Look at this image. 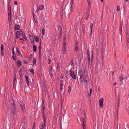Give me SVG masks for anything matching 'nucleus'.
Returning <instances> with one entry per match:
<instances>
[{"label":"nucleus","instance_id":"nucleus-15","mask_svg":"<svg viewBox=\"0 0 129 129\" xmlns=\"http://www.w3.org/2000/svg\"><path fill=\"white\" fill-rule=\"evenodd\" d=\"M63 45L65 46L66 44V36L65 35H64L63 36Z\"/></svg>","mask_w":129,"mask_h":129},{"label":"nucleus","instance_id":"nucleus-63","mask_svg":"<svg viewBox=\"0 0 129 129\" xmlns=\"http://www.w3.org/2000/svg\"><path fill=\"white\" fill-rule=\"evenodd\" d=\"M90 93H89V95H90H90H91V93H92V89L91 88L90 90Z\"/></svg>","mask_w":129,"mask_h":129},{"label":"nucleus","instance_id":"nucleus-8","mask_svg":"<svg viewBox=\"0 0 129 129\" xmlns=\"http://www.w3.org/2000/svg\"><path fill=\"white\" fill-rule=\"evenodd\" d=\"M59 28L60 29V33L59 34V36L58 37V39L59 41H60L61 40V35H62V28L61 27H58V29L59 30Z\"/></svg>","mask_w":129,"mask_h":129},{"label":"nucleus","instance_id":"nucleus-50","mask_svg":"<svg viewBox=\"0 0 129 129\" xmlns=\"http://www.w3.org/2000/svg\"><path fill=\"white\" fill-rule=\"evenodd\" d=\"M4 51L3 50H1V53L2 56L4 55Z\"/></svg>","mask_w":129,"mask_h":129},{"label":"nucleus","instance_id":"nucleus-2","mask_svg":"<svg viewBox=\"0 0 129 129\" xmlns=\"http://www.w3.org/2000/svg\"><path fill=\"white\" fill-rule=\"evenodd\" d=\"M11 6L10 5V2L8 4V22L10 25L11 24Z\"/></svg>","mask_w":129,"mask_h":129},{"label":"nucleus","instance_id":"nucleus-25","mask_svg":"<svg viewBox=\"0 0 129 129\" xmlns=\"http://www.w3.org/2000/svg\"><path fill=\"white\" fill-rule=\"evenodd\" d=\"M33 51H34L35 52L36 51L37 49V46L35 45H34L33 46Z\"/></svg>","mask_w":129,"mask_h":129},{"label":"nucleus","instance_id":"nucleus-37","mask_svg":"<svg viewBox=\"0 0 129 129\" xmlns=\"http://www.w3.org/2000/svg\"><path fill=\"white\" fill-rule=\"evenodd\" d=\"M70 64L72 66H74V63L73 60H72L70 62Z\"/></svg>","mask_w":129,"mask_h":129},{"label":"nucleus","instance_id":"nucleus-53","mask_svg":"<svg viewBox=\"0 0 129 129\" xmlns=\"http://www.w3.org/2000/svg\"><path fill=\"white\" fill-rule=\"evenodd\" d=\"M13 81L15 82L16 79V74L15 73Z\"/></svg>","mask_w":129,"mask_h":129},{"label":"nucleus","instance_id":"nucleus-30","mask_svg":"<svg viewBox=\"0 0 129 129\" xmlns=\"http://www.w3.org/2000/svg\"><path fill=\"white\" fill-rule=\"evenodd\" d=\"M93 54L92 52H91V63H92L93 62Z\"/></svg>","mask_w":129,"mask_h":129},{"label":"nucleus","instance_id":"nucleus-61","mask_svg":"<svg viewBox=\"0 0 129 129\" xmlns=\"http://www.w3.org/2000/svg\"><path fill=\"white\" fill-rule=\"evenodd\" d=\"M119 97L118 98V105H117V106L118 107H119Z\"/></svg>","mask_w":129,"mask_h":129},{"label":"nucleus","instance_id":"nucleus-35","mask_svg":"<svg viewBox=\"0 0 129 129\" xmlns=\"http://www.w3.org/2000/svg\"><path fill=\"white\" fill-rule=\"evenodd\" d=\"M77 43H76V45L75 47V49L76 50V51H77V49H78V46H77Z\"/></svg>","mask_w":129,"mask_h":129},{"label":"nucleus","instance_id":"nucleus-57","mask_svg":"<svg viewBox=\"0 0 129 129\" xmlns=\"http://www.w3.org/2000/svg\"><path fill=\"white\" fill-rule=\"evenodd\" d=\"M24 62L25 64H27L28 63V62H27L25 60H24Z\"/></svg>","mask_w":129,"mask_h":129},{"label":"nucleus","instance_id":"nucleus-58","mask_svg":"<svg viewBox=\"0 0 129 129\" xmlns=\"http://www.w3.org/2000/svg\"><path fill=\"white\" fill-rule=\"evenodd\" d=\"M60 91H61L63 89V87L62 86H60Z\"/></svg>","mask_w":129,"mask_h":129},{"label":"nucleus","instance_id":"nucleus-43","mask_svg":"<svg viewBox=\"0 0 129 129\" xmlns=\"http://www.w3.org/2000/svg\"><path fill=\"white\" fill-rule=\"evenodd\" d=\"M93 25V23H90V30H92Z\"/></svg>","mask_w":129,"mask_h":129},{"label":"nucleus","instance_id":"nucleus-5","mask_svg":"<svg viewBox=\"0 0 129 129\" xmlns=\"http://www.w3.org/2000/svg\"><path fill=\"white\" fill-rule=\"evenodd\" d=\"M104 99L103 98L100 99L99 100V105L101 108H102L103 105Z\"/></svg>","mask_w":129,"mask_h":129},{"label":"nucleus","instance_id":"nucleus-14","mask_svg":"<svg viewBox=\"0 0 129 129\" xmlns=\"http://www.w3.org/2000/svg\"><path fill=\"white\" fill-rule=\"evenodd\" d=\"M44 6L43 5H41L39 6V7L38 8L37 11H38H38L42 10L44 8Z\"/></svg>","mask_w":129,"mask_h":129},{"label":"nucleus","instance_id":"nucleus-39","mask_svg":"<svg viewBox=\"0 0 129 129\" xmlns=\"http://www.w3.org/2000/svg\"><path fill=\"white\" fill-rule=\"evenodd\" d=\"M92 30H90L89 33V37L90 38V39L92 38Z\"/></svg>","mask_w":129,"mask_h":129},{"label":"nucleus","instance_id":"nucleus-11","mask_svg":"<svg viewBox=\"0 0 129 129\" xmlns=\"http://www.w3.org/2000/svg\"><path fill=\"white\" fill-rule=\"evenodd\" d=\"M21 35L20 31H17L16 34V38L17 39L19 38L20 36Z\"/></svg>","mask_w":129,"mask_h":129},{"label":"nucleus","instance_id":"nucleus-51","mask_svg":"<svg viewBox=\"0 0 129 129\" xmlns=\"http://www.w3.org/2000/svg\"><path fill=\"white\" fill-rule=\"evenodd\" d=\"M51 59L50 58H49L48 60V63L49 64L50 63V62H51Z\"/></svg>","mask_w":129,"mask_h":129},{"label":"nucleus","instance_id":"nucleus-47","mask_svg":"<svg viewBox=\"0 0 129 129\" xmlns=\"http://www.w3.org/2000/svg\"><path fill=\"white\" fill-rule=\"evenodd\" d=\"M12 107L14 110H16L17 109L16 107L15 106V105H12Z\"/></svg>","mask_w":129,"mask_h":129},{"label":"nucleus","instance_id":"nucleus-10","mask_svg":"<svg viewBox=\"0 0 129 129\" xmlns=\"http://www.w3.org/2000/svg\"><path fill=\"white\" fill-rule=\"evenodd\" d=\"M12 54L13 55L12 56V58L15 61H16V55L15 52H12Z\"/></svg>","mask_w":129,"mask_h":129},{"label":"nucleus","instance_id":"nucleus-9","mask_svg":"<svg viewBox=\"0 0 129 129\" xmlns=\"http://www.w3.org/2000/svg\"><path fill=\"white\" fill-rule=\"evenodd\" d=\"M53 71V69L52 68V67L51 66L50 67V68H49V74L50 75V76H51V77H53V73H52Z\"/></svg>","mask_w":129,"mask_h":129},{"label":"nucleus","instance_id":"nucleus-45","mask_svg":"<svg viewBox=\"0 0 129 129\" xmlns=\"http://www.w3.org/2000/svg\"><path fill=\"white\" fill-rule=\"evenodd\" d=\"M120 9V7L119 6H117V11H119Z\"/></svg>","mask_w":129,"mask_h":129},{"label":"nucleus","instance_id":"nucleus-36","mask_svg":"<svg viewBox=\"0 0 129 129\" xmlns=\"http://www.w3.org/2000/svg\"><path fill=\"white\" fill-rule=\"evenodd\" d=\"M46 122H44L42 123V126L45 127Z\"/></svg>","mask_w":129,"mask_h":129},{"label":"nucleus","instance_id":"nucleus-48","mask_svg":"<svg viewBox=\"0 0 129 129\" xmlns=\"http://www.w3.org/2000/svg\"><path fill=\"white\" fill-rule=\"evenodd\" d=\"M60 86H63V81L62 80H61L60 81Z\"/></svg>","mask_w":129,"mask_h":129},{"label":"nucleus","instance_id":"nucleus-4","mask_svg":"<svg viewBox=\"0 0 129 129\" xmlns=\"http://www.w3.org/2000/svg\"><path fill=\"white\" fill-rule=\"evenodd\" d=\"M20 104L22 110L23 111L25 109V104L22 100L20 101Z\"/></svg>","mask_w":129,"mask_h":129},{"label":"nucleus","instance_id":"nucleus-6","mask_svg":"<svg viewBox=\"0 0 129 129\" xmlns=\"http://www.w3.org/2000/svg\"><path fill=\"white\" fill-rule=\"evenodd\" d=\"M83 113L82 112V119L83 120V122H84L85 121V119H86L85 112L83 111Z\"/></svg>","mask_w":129,"mask_h":129},{"label":"nucleus","instance_id":"nucleus-32","mask_svg":"<svg viewBox=\"0 0 129 129\" xmlns=\"http://www.w3.org/2000/svg\"><path fill=\"white\" fill-rule=\"evenodd\" d=\"M88 65L89 66V64L90 63V56H89L88 57Z\"/></svg>","mask_w":129,"mask_h":129},{"label":"nucleus","instance_id":"nucleus-56","mask_svg":"<svg viewBox=\"0 0 129 129\" xmlns=\"http://www.w3.org/2000/svg\"><path fill=\"white\" fill-rule=\"evenodd\" d=\"M31 41V44L32 45H34L35 44V42H34V40L32 41Z\"/></svg>","mask_w":129,"mask_h":129},{"label":"nucleus","instance_id":"nucleus-17","mask_svg":"<svg viewBox=\"0 0 129 129\" xmlns=\"http://www.w3.org/2000/svg\"><path fill=\"white\" fill-rule=\"evenodd\" d=\"M122 24H120V27H119V33H120V35H121V36L122 35Z\"/></svg>","mask_w":129,"mask_h":129},{"label":"nucleus","instance_id":"nucleus-27","mask_svg":"<svg viewBox=\"0 0 129 129\" xmlns=\"http://www.w3.org/2000/svg\"><path fill=\"white\" fill-rule=\"evenodd\" d=\"M68 93L69 94L70 93L71 90V88L70 86H69L68 87Z\"/></svg>","mask_w":129,"mask_h":129},{"label":"nucleus","instance_id":"nucleus-64","mask_svg":"<svg viewBox=\"0 0 129 129\" xmlns=\"http://www.w3.org/2000/svg\"><path fill=\"white\" fill-rule=\"evenodd\" d=\"M39 58L40 59V60H39V61L40 60H41V55H39Z\"/></svg>","mask_w":129,"mask_h":129},{"label":"nucleus","instance_id":"nucleus-41","mask_svg":"<svg viewBox=\"0 0 129 129\" xmlns=\"http://www.w3.org/2000/svg\"><path fill=\"white\" fill-rule=\"evenodd\" d=\"M45 107H42V108L41 109V110L42 113L44 112L45 111Z\"/></svg>","mask_w":129,"mask_h":129},{"label":"nucleus","instance_id":"nucleus-55","mask_svg":"<svg viewBox=\"0 0 129 129\" xmlns=\"http://www.w3.org/2000/svg\"><path fill=\"white\" fill-rule=\"evenodd\" d=\"M31 57H32V55L31 54H30L29 56L28 60H31Z\"/></svg>","mask_w":129,"mask_h":129},{"label":"nucleus","instance_id":"nucleus-18","mask_svg":"<svg viewBox=\"0 0 129 129\" xmlns=\"http://www.w3.org/2000/svg\"><path fill=\"white\" fill-rule=\"evenodd\" d=\"M63 50L62 51V53L63 54H65V52L66 51V46L63 45L62 47Z\"/></svg>","mask_w":129,"mask_h":129},{"label":"nucleus","instance_id":"nucleus-19","mask_svg":"<svg viewBox=\"0 0 129 129\" xmlns=\"http://www.w3.org/2000/svg\"><path fill=\"white\" fill-rule=\"evenodd\" d=\"M12 114L13 115H16V112L17 111H16V110H14L13 109H12Z\"/></svg>","mask_w":129,"mask_h":129},{"label":"nucleus","instance_id":"nucleus-24","mask_svg":"<svg viewBox=\"0 0 129 129\" xmlns=\"http://www.w3.org/2000/svg\"><path fill=\"white\" fill-rule=\"evenodd\" d=\"M19 25H16L15 26V30H19Z\"/></svg>","mask_w":129,"mask_h":129},{"label":"nucleus","instance_id":"nucleus-26","mask_svg":"<svg viewBox=\"0 0 129 129\" xmlns=\"http://www.w3.org/2000/svg\"><path fill=\"white\" fill-rule=\"evenodd\" d=\"M119 79L120 80V81L122 82L123 81V76L122 75L120 76L119 77Z\"/></svg>","mask_w":129,"mask_h":129},{"label":"nucleus","instance_id":"nucleus-21","mask_svg":"<svg viewBox=\"0 0 129 129\" xmlns=\"http://www.w3.org/2000/svg\"><path fill=\"white\" fill-rule=\"evenodd\" d=\"M17 67H20L21 64V61L20 60H18L17 61Z\"/></svg>","mask_w":129,"mask_h":129},{"label":"nucleus","instance_id":"nucleus-54","mask_svg":"<svg viewBox=\"0 0 129 129\" xmlns=\"http://www.w3.org/2000/svg\"><path fill=\"white\" fill-rule=\"evenodd\" d=\"M34 20L35 21L36 23H38L37 19L36 18H34Z\"/></svg>","mask_w":129,"mask_h":129},{"label":"nucleus","instance_id":"nucleus-28","mask_svg":"<svg viewBox=\"0 0 129 129\" xmlns=\"http://www.w3.org/2000/svg\"><path fill=\"white\" fill-rule=\"evenodd\" d=\"M42 118H46V114L45 113H42Z\"/></svg>","mask_w":129,"mask_h":129},{"label":"nucleus","instance_id":"nucleus-13","mask_svg":"<svg viewBox=\"0 0 129 129\" xmlns=\"http://www.w3.org/2000/svg\"><path fill=\"white\" fill-rule=\"evenodd\" d=\"M25 80L27 84V86L29 87V81L28 80V77L26 75L25 76Z\"/></svg>","mask_w":129,"mask_h":129},{"label":"nucleus","instance_id":"nucleus-1","mask_svg":"<svg viewBox=\"0 0 129 129\" xmlns=\"http://www.w3.org/2000/svg\"><path fill=\"white\" fill-rule=\"evenodd\" d=\"M86 70L85 69H81L78 72V76H79V81L81 84L83 85V84L87 87L88 85V77L87 76Z\"/></svg>","mask_w":129,"mask_h":129},{"label":"nucleus","instance_id":"nucleus-31","mask_svg":"<svg viewBox=\"0 0 129 129\" xmlns=\"http://www.w3.org/2000/svg\"><path fill=\"white\" fill-rule=\"evenodd\" d=\"M29 39L30 41H32L33 40H34V36L33 37V36H31L29 37Z\"/></svg>","mask_w":129,"mask_h":129},{"label":"nucleus","instance_id":"nucleus-59","mask_svg":"<svg viewBox=\"0 0 129 129\" xmlns=\"http://www.w3.org/2000/svg\"><path fill=\"white\" fill-rule=\"evenodd\" d=\"M83 124H82V126L83 127V129H85L84 128V126L85 125V123H84V122H83Z\"/></svg>","mask_w":129,"mask_h":129},{"label":"nucleus","instance_id":"nucleus-16","mask_svg":"<svg viewBox=\"0 0 129 129\" xmlns=\"http://www.w3.org/2000/svg\"><path fill=\"white\" fill-rule=\"evenodd\" d=\"M90 9L89 8V9H87L86 10V14L85 16H89V12L90 11Z\"/></svg>","mask_w":129,"mask_h":129},{"label":"nucleus","instance_id":"nucleus-42","mask_svg":"<svg viewBox=\"0 0 129 129\" xmlns=\"http://www.w3.org/2000/svg\"><path fill=\"white\" fill-rule=\"evenodd\" d=\"M82 30H85V26L84 24H83L82 25Z\"/></svg>","mask_w":129,"mask_h":129},{"label":"nucleus","instance_id":"nucleus-49","mask_svg":"<svg viewBox=\"0 0 129 129\" xmlns=\"http://www.w3.org/2000/svg\"><path fill=\"white\" fill-rule=\"evenodd\" d=\"M19 129H25V128L23 127V125H21Z\"/></svg>","mask_w":129,"mask_h":129},{"label":"nucleus","instance_id":"nucleus-46","mask_svg":"<svg viewBox=\"0 0 129 129\" xmlns=\"http://www.w3.org/2000/svg\"><path fill=\"white\" fill-rule=\"evenodd\" d=\"M60 9L61 10L60 11V13H62V14L63 13V6H62L61 7Z\"/></svg>","mask_w":129,"mask_h":129},{"label":"nucleus","instance_id":"nucleus-60","mask_svg":"<svg viewBox=\"0 0 129 129\" xmlns=\"http://www.w3.org/2000/svg\"><path fill=\"white\" fill-rule=\"evenodd\" d=\"M15 103L13 99H12V102L11 103L12 105H15Z\"/></svg>","mask_w":129,"mask_h":129},{"label":"nucleus","instance_id":"nucleus-20","mask_svg":"<svg viewBox=\"0 0 129 129\" xmlns=\"http://www.w3.org/2000/svg\"><path fill=\"white\" fill-rule=\"evenodd\" d=\"M34 39L38 43L39 42V38L37 36H34Z\"/></svg>","mask_w":129,"mask_h":129},{"label":"nucleus","instance_id":"nucleus-62","mask_svg":"<svg viewBox=\"0 0 129 129\" xmlns=\"http://www.w3.org/2000/svg\"><path fill=\"white\" fill-rule=\"evenodd\" d=\"M104 55H103L102 52L101 53V58L102 59H103L104 58Z\"/></svg>","mask_w":129,"mask_h":129},{"label":"nucleus","instance_id":"nucleus-40","mask_svg":"<svg viewBox=\"0 0 129 129\" xmlns=\"http://www.w3.org/2000/svg\"><path fill=\"white\" fill-rule=\"evenodd\" d=\"M87 52L88 57L90 56V53L89 49H87Z\"/></svg>","mask_w":129,"mask_h":129},{"label":"nucleus","instance_id":"nucleus-12","mask_svg":"<svg viewBox=\"0 0 129 129\" xmlns=\"http://www.w3.org/2000/svg\"><path fill=\"white\" fill-rule=\"evenodd\" d=\"M16 54L18 56H20L21 55V56H22V55L20 52V50L17 48H16Z\"/></svg>","mask_w":129,"mask_h":129},{"label":"nucleus","instance_id":"nucleus-38","mask_svg":"<svg viewBox=\"0 0 129 129\" xmlns=\"http://www.w3.org/2000/svg\"><path fill=\"white\" fill-rule=\"evenodd\" d=\"M45 29L44 28H43L42 29V34L43 35H45Z\"/></svg>","mask_w":129,"mask_h":129},{"label":"nucleus","instance_id":"nucleus-34","mask_svg":"<svg viewBox=\"0 0 129 129\" xmlns=\"http://www.w3.org/2000/svg\"><path fill=\"white\" fill-rule=\"evenodd\" d=\"M33 61V65H34L36 63V60L35 58H34Z\"/></svg>","mask_w":129,"mask_h":129},{"label":"nucleus","instance_id":"nucleus-23","mask_svg":"<svg viewBox=\"0 0 129 129\" xmlns=\"http://www.w3.org/2000/svg\"><path fill=\"white\" fill-rule=\"evenodd\" d=\"M62 118V116H60L59 117L58 123L60 124V125L61 122Z\"/></svg>","mask_w":129,"mask_h":129},{"label":"nucleus","instance_id":"nucleus-33","mask_svg":"<svg viewBox=\"0 0 129 129\" xmlns=\"http://www.w3.org/2000/svg\"><path fill=\"white\" fill-rule=\"evenodd\" d=\"M41 41L39 43V51H41Z\"/></svg>","mask_w":129,"mask_h":129},{"label":"nucleus","instance_id":"nucleus-52","mask_svg":"<svg viewBox=\"0 0 129 129\" xmlns=\"http://www.w3.org/2000/svg\"><path fill=\"white\" fill-rule=\"evenodd\" d=\"M4 47L3 44H2L1 46V50H3Z\"/></svg>","mask_w":129,"mask_h":129},{"label":"nucleus","instance_id":"nucleus-29","mask_svg":"<svg viewBox=\"0 0 129 129\" xmlns=\"http://www.w3.org/2000/svg\"><path fill=\"white\" fill-rule=\"evenodd\" d=\"M45 105L44 104V101L43 99L42 100V103L41 104V106L42 107H45Z\"/></svg>","mask_w":129,"mask_h":129},{"label":"nucleus","instance_id":"nucleus-7","mask_svg":"<svg viewBox=\"0 0 129 129\" xmlns=\"http://www.w3.org/2000/svg\"><path fill=\"white\" fill-rule=\"evenodd\" d=\"M71 7V9H70V13L72 12L73 10L72 9V6L71 4V7L69 6H66L64 8V10L65 11L66 10L67 11V10L68 9H70Z\"/></svg>","mask_w":129,"mask_h":129},{"label":"nucleus","instance_id":"nucleus-22","mask_svg":"<svg viewBox=\"0 0 129 129\" xmlns=\"http://www.w3.org/2000/svg\"><path fill=\"white\" fill-rule=\"evenodd\" d=\"M22 36L23 37V38H24L25 40H27V38L23 32H22Z\"/></svg>","mask_w":129,"mask_h":129},{"label":"nucleus","instance_id":"nucleus-44","mask_svg":"<svg viewBox=\"0 0 129 129\" xmlns=\"http://www.w3.org/2000/svg\"><path fill=\"white\" fill-rule=\"evenodd\" d=\"M30 72L31 73L33 74H34V71L33 69L32 68L30 70Z\"/></svg>","mask_w":129,"mask_h":129},{"label":"nucleus","instance_id":"nucleus-3","mask_svg":"<svg viewBox=\"0 0 129 129\" xmlns=\"http://www.w3.org/2000/svg\"><path fill=\"white\" fill-rule=\"evenodd\" d=\"M69 74L73 79H76V74L73 71L70 70L69 71Z\"/></svg>","mask_w":129,"mask_h":129}]
</instances>
